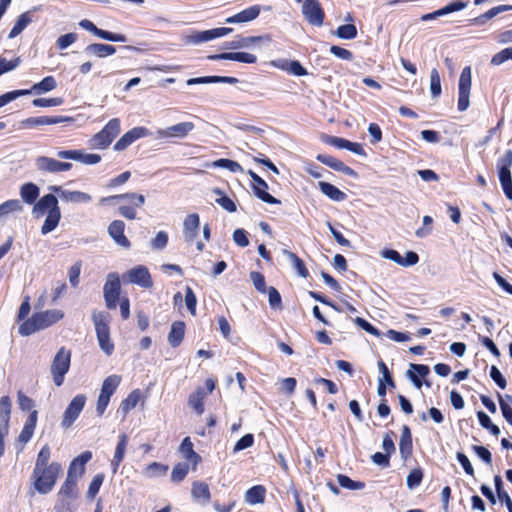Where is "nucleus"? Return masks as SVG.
<instances>
[{
  "label": "nucleus",
  "instance_id": "f257e3e1",
  "mask_svg": "<svg viewBox=\"0 0 512 512\" xmlns=\"http://www.w3.org/2000/svg\"><path fill=\"white\" fill-rule=\"evenodd\" d=\"M51 449L45 444L37 454L31 480L35 491L39 494L50 493L58 478L61 476L62 465L56 461H50Z\"/></svg>",
  "mask_w": 512,
  "mask_h": 512
},
{
  "label": "nucleus",
  "instance_id": "f03ea898",
  "mask_svg": "<svg viewBox=\"0 0 512 512\" xmlns=\"http://www.w3.org/2000/svg\"><path fill=\"white\" fill-rule=\"evenodd\" d=\"M57 197L52 194H46L41 197L34 205L32 214L35 218H41L46 215L41 227V234L46 235L55 230L61 220V210Z\"/></svg>",
  "mask_w": 512,
  "mask_h": 512
},
{
  "label": "nucleus",
  "instance_id": "7ed1b4c3",
  "mask_svg": "<svg viewBox=\"0 0 512 512\" xmlns=\"http://www.w3.org/2000/svg\"><path fill=\"white\" fill-rule=\"evenodd\" d=\"M63 316L64 313L58 309L35 313L19 326V333L22 336H29L58 322Z\"/></svg>",
  "mask_w": 512,
  "mask_h": 512
},
{
  "label": "nucleus",
  "instance_id": "20e7f679",
  "mask_svg": "<svg viewBox=\"0 0 512 512\" xmlns=\"http://www.w3.org/2000/svg\"><path fill=\"white\" fill-rule=\"evenodd\" d=\"M113 200H123L127 202V204L121 205L119 207V211L123 217L130 220L135 219L137 216L136 207H142L143 204L145 203V197L142 194L125 193L120 195L103 197L100 199V204L104 205Z\"/></svg>",
  "mask_w": 512,
  "mask_h": 512
},
{
  "label": "nucleus",
  "instance_id": "39448f33",
  "mask_svg": "<svg viewBox=\"0 0 512 512\" xmlns=\"http://www.w3.org/2000/svg\"><path fill=\"white\" fill-rule=\"evenodd\" d=\"M92 319L95 325L99 347L106 355L109 356L114 351V344L110 339L108 315L102 311L94 312Z\"/></svg>",
  "mask_w": 512,
  "mask_h": 512
},
{
  "label": "nucleus",
  "instance_id": "423d86ee",
  "mask_svg": "<svg viewBox=\"0 0 512 512\" xmlns=\"http://www.w3.org/2000/svg\"><path fill=\"white\" fill-rule=\"evenodd\" d=\"M70 362L71 351L65 347H61L55 354L50 367L52 379L56 386L59 387L63 384L65 375L70 368Z\"/></svg>",
  "mask_w": 512,
  "mask_h": 512
},
{
  "label": "nucleus",
  "instance_id": "0eeeda50",
  "mask_svg": "<svg viewBox=\"0 0 512 512\" xmlns=\"http://www.w3.org/2000/svg\"><path fill=\"white\" fill-rule=\"evenodd\" d=\"M120 129V120L118 118L111 119L100 132L91 138V147L97 149L107 148L120 133Z\"/></svg>",
  "mask_w": 512,
  "mask_h": 512
},
{
  "label": "nucleus",
  "instance_id": "6e6552de",
  "mask_svg": "<svg viewBox=\"0 0 512 512\" xmlns=\"http://www.w3.org/2000/svg\"><path fill=\"white\" fill-rule=\"evenodd\" d=\"M122 279L124 283L136 284L142 288H151L153 286V280L147 269L143 265H137L127 270L123 275Z\"/></svg>",
  "mask_w": 512,
  "mask_h": 512
},
{
  "label": "nucleus",
  "instance_id": "1a4fd4ad",
  "mask_svg": "<svg viewBox=\"0 0 512 512\" xmlns=\"http://www.w3.org/2000/svg\"><path fill=\"white\" fill-rule=\"evenodd\" d=\"M86 401L87 398L84 394H78L70 401L62 416L61 426L63 428L67 429L73 425L83 411Z\"/></svg>",
  "mask_w": 512,
  "mask_h": 512
},
{
  "label": "nucleus",
  "instance_id": "9d476101",
  "mask_svg": "<svg viewBox=\"0 0 512 512\" xmlns=\"http://www.w3.org/2000/svg\"><path fill=\"white\" fill-rule=\"evenodd\" d=\"M121 290L119 275L115 272L107 275L106 283L103 288L106 306L109 309H115L119 300Z\"/></svg>",
  "mask_w": 512,
  "mask_h": 512
},
{
  "label": "nucleus",
  "instance_id": "9b49d317",
  "mask_svg": "<svg viewBox=\"0 0 512 512\" xmlns=\"http://www.w3.org/2000/svg\"><path fill=\"white\" fill-rule=\"evenodd\" d=\"M304 19L313 26L321 27L325 14L318 0H304L301 8Z\"/></svg>",
  "mask_w": 512,
  "mask_h": 512
},
{
  "label": "nucleus",
  "instance_id": "f8f14e48",
  "mask_svg": "<svg viewBox=\"0 0 512 512\" xmlns=\"http://www.w3.org/2000/svg\"><path fill=\"white\" fill-rule=\"evenodd\" d=\"M471 91V68L469 66L463 68L458 83V110L465 111L470 105Z\"/></svg>",
  "mask_w": 512,
  "mask_h": 512
},
{
  "label": "nucleus",
  "instance_id": "ddd939ff",
  "mask_svg": "<svg viewBox=\"0 0 512 512\" xmlns=\"http://www.w3.org/2000/svg\"><path fill=\"white\" fill-rule=\"evenodd\" d=\"M35 167L42 173H61L72 169L70 162H61L55 158L48 156H38L35 159Z\"/></svg>",
  "mask_w": 512,
  "mask_h": 512
},
{
  "label": "nucleus",
  "instance_id": "4468645a",
  "mask_svg": "<svg viewBox=\"0 0 512 512\" xmlns=\"http://www.w3.org/2000/svg\"><path fill=\"white\" fill-rule=\"evenodd\" d=\"M233 31L232 28L221 27L206 31H194L185 37V42L188 44H200L208 42L210 40L220 38L230 34Z\"/></svg>",
  "mask_w": 512,
  "mask_h": 512
},
{
  "label": "nucleus",
  "instance_id": "2eb2a0df",
  "mask_svg": "<svg viewBox=\"0 0 512 512\" xmlns=\"http://www.w3.org/2000/svg\"><path fill=\"white\" fill-rule=\"evenodd\" d=\"M194 127L195 126L192 122H181L164 129L157 130L156 135L158 139H182L193 131Z\"/></svg>",
  "mask_w": 512,
  "mask_h": 512
},
{
  "label": "nucleus",
  "instance_id": "dca6fc26",
  "mask_svg": "<svg viewBox=\"0 0 512 512\" xmlns=\"http://www.w3.org/2000/svg\"><path fill=\"white\" fill-rule=\"evenodd\" d=\"M51 192L56 193L63 201L71 203H89L92 201V196L88 193L78 190H66L62 186L52 185L48 188Z\"/></svg>",
  "mask_w": 512,
  "mask_h": 512
},
{
  "label": "nucleus",
  "instance_id": "f3484780",
  "mask_svg": "<svg viewBox=\"0 0 512 512\" xmlns=\"http://www.w3.org/2000/svg\"><path fill=\"white\" fill-rule=\"evenodd\" d=\"M60 159L79 161L86 165L97 164L101 161V156L94 153H85L83 150H61L56 153Z\"/></svg>",
  "mask_w": 512,
  "mask_h": 512
},
{
  "label": "nucleus",
  "instance_id": "a211bd4d",
  "mask_svg": "<svg viewBox=\"0 0 512 512\" xmlns=\"http://www.w3.org/2000/svg\"><path fill=\"white\" fill-rule=\"evenodd\" d=\"M73 118L66 116H39L30 117L20 122V127L23 129H32L43 125H54L62 122H72Z\"/></svg>",
  "mask_w": 512,
  "mask_h": 512
},
{
  "label": "nucleus",
  "instance_id": "6ab92c4d",
  "mask_svg": "<svg viewBox=\"0 0 512 512\" xmlns=\"http://www.w3.org/2000/svg\"><path fill=\"white\" fill-rule=\"evenodd\" d=\"M79 25L83 29L91 32L93 35H95L103 40L112 41V42H122V43L127 41V38L125 35L118 34V33H112V32L106 31V30L99 29L92 21H90L88 19L81 20L79 22Z\"/></svg>",
  "mask_w": 512,
  "mask_h": 512
},
{
  "label": "nucleus",
  "instance_id": "aec40b11",
  "mask_svg": "<svg viewBox=\"0 0 512 512\" xmlns=\"http://www.w3.org/2000/svg\"><path fill=\"white\" fill-rule=\"evenodd\" d=\"M150 134V131L145 127H134L121 136V138L115 143L114 150L123 151L136 140L147 137Z\"/></svg>",
  "mask_w": 512,
  "mask_h": 512
},
{
  "label": "nucleus",
  "instance_id": "412c9836",
  "mask_svg": "<svg viewBox=\"0 0 512 512\" xmlns=\"http://www.w3.org/2000/svg\"><path fill=\"white\" fill-rule=\"evenodd\" d=\"M249 175L253 181V191L259 199L268 204H280L278 199L266 192L268 185L260 176L252 170L249 171Z\"/></svg>",
  "mask_w": 512,
  "mask_h": 512
},
{
  "label": "nucleus",
  "instance_id": "4be33fe9",
  "mask_svg": "<svg viewBox=\"0 0 512 512\" xmlns=\"http://www.w3.org/2000/svg\"><path fill=\"white\" fill-rule=\"evenodd\" d=\"M92 459V452L85 451L74 458L68 468L67 476L70 478H80L85 472V465Z\"/></svg>",
  "mask_w": 512,
  "mask_h": 512
},
{
  "label": "nucleus",
  "instance_id": "5701e85b",
  "mask_svg": "<svg viewBox=\"0 0 512 512\" xmlns=\"http://www.w3.org/2000/svg\"><path fill=\"white\" fill-rule=\"evenodd\" d=\"M191 497L201 506L207 505L211 500L209 485L203 481H194L191 485Z\"/></svg>",
  "mask_w": 512,
  "mask_h": 512
},
{
  "label": "nucleus",
  "instance_id": "b1692460",
  "mask_svg": "<svg viewBox=\"0 0 512 512\" xmlns=\"http://www.w3.org/2000/svg\"><path fill=\"white\" fill-rule=\"evenodd\" d=\"M200 226L199 215L196 213L186 216L183 222V236L184 239L191 243L198 234Z\"/></svg>",
  "mask_w": 512,
  "mask_h": 512
},
{
  "label": "nucleus",
  "instance_id": "393cba45",
  "mask_svg": "<svg viewBox=\"0 0 512 512\" xmlns=\"http://www.w3.org/2000/svg\"><path fill=\"white\" fill-rule=\"evenodd\" d=\"M210 60H232L242 63L252 64L257 61V57L254 54L248 52H225L216 55L208 56Z\"/></svg>",
  "mask_w": 512,
  "mask_h": 512
},
{
  "label": "nucleus",
  "instance_id": "a878e982",
  "mask_svg": "<svg viewBox=\"0 0 512 512\" xmlns=\"http://www.w3.org/2000/svg\"><path fill=\"white\" fill-rule=\"evenodd\" d=\"M125 224L121 220L113 221L108 227V233L113 240L124 248L130 247V241L124 235Z\"/></svg>",
  "mask_w": 512,
  "mask_h": 512
},
{
  "label": "nucleus",
  "instance_id": "bb28decb",
  "mask_svg": "<svg viewBox=\"0 0 512 512\" xmlns=\"http://www.w3.org/2000/svg\"><path fill=\"white\" fill-rule=\"evenodd\" d=\"M128 445V436L126 434H121L118 438V443L115 448L114 456L110 461V466L112 468L113 474H115L118 470L119 465L123 461Z\"/></svg>",
  "mask_w": 512,
  "mask_h": 512
},
{
  "label": "nucleus",
  "instance_id": "cd10ccee",
  "mask_svg": "<svg viewBox=\"0 0 512 512\" xmlns=\"http://www.w3.org/2000/svg\"><path fill=\"white\" fill-rule=\"evenodd\" d=\"M316 159L318 161H320L321 163L327 165L328 167H330L336 171L344 173L345 175L353 176V177H355L357 175L356 172L352 168L348 167L342 161H340L332 156L319 154V155H317Z\"/></svg>",
  "mask_w": 512,
  "mask_h": 512
},
{
  "label": "nucleus",
  "instance_id": "c85d7f7f",
  "mask_svg": "<svg viewBox=\"0 0 512 512\" xmlns=\"http://www.w3.org/2000/svg\"><path fill=\"white\" fill-rule=\"evenodd\" d=\"M271 41L269 36H249V37H241L238 36L231 42L226 44V48L228 49H239V48H247L253 44H258L262 42L269 43Z\"/></svg>",
  "mask_w": 512,
  "mask_h": 512
},
{
  "label": "nucleus",
  "instance_id": "c756f323",
  "mask_svg": "<svg viewBox=\"0 0 512 512\" xmlns=\"http://www.w3.org/2000/svg\"><path fill=\"white\" fill-rule=\"evenodd\" d=\"M260 13V6H251L225 20L227 24L246 23L256 19Z\"/></svg>",
  "mask_w": 512,
  "mask_h": 512
},
{
  "label": "nucleus",
  "instance_id": "7c9ffc66",
  "mask_svg": "<svg viewBox=\"0 0 512 512\" xmlns=\"http://www.w3.org/2000/svg\"><path fill=\"white\" fill-rule=\"evenodd\" d=\"M412 435L411 430L407 425H404L401 430V437L399 441V451L401 457L406 460L412 453Z\"/></svg>",
  "mask_w": 512,
  "mask_h": 512
},
{
  "label": "nucleus",
  "instance_id": "2f4dec72",
  "mask_svg": "<svg viewBox=\"0 0 512 512\" xmlns=\"http://www.w3.org/2000/svg\"><path fill=\"white\" fill-rule=\"evenodd\" d=\"M328 143L338 149H347L357 155L365 156V151L358 143L348 141L340 137H330Z\"/></svg>",
  "mask_w": 512,
  "mask_h": 512
},
{
  "label": "nucleus",
  "instance_id": "473e14b6",
  "mask_svg": "<svg viewBox=\"0 0 512 512\" xmlns=\"http://www.w3.org/2000/svg\"><path fill=\"white\" fill-rule=\"evenodd\" d=\"M37 423V411H32L28 416L25 425L18 436V441L22 444H27L33 436Z\"/></svg>",
  "mask_w": 512,
  "mask_h": 512
},
{
  "label": "nucleus",
  "instance_id": "72a5a7b5",
  "mask_svg": "<svg viewBox=\"0 0 512 512\" xmlns=\"http://www.w3.org/2000/svg\"><path fill=\"white\" fill-rule=\"evenodd\" d=\"M77 480L78 479L76 478L66 476V479L58 492V499H75L78 494Z\"/></svg>",
  "mask_w": 512,
  "mask_h": 512
},
{
  "label": "nucleus",
  "instance_id": "f704fd0d",
  "mask_svg": "<svg viewBox=\"0 0 512 512\" xmlns=\"http://www.w3.org/2000/svg\"><path fill=\"white\" fill-rule=\"evenodd\" d=\"M238 79L235 77L229 76H205L198 78H190L187 80V85H195V84H210V83H227V84H236L238 83Z\"/></svg>",
  "mask_w": 512,
  "mask_h": 512
},
{
  "label": "nucleus",
  "instance_id": "c9c22d12",
  "mask_svg": "<svg viewBox=\"0 0 512 512\" xmlns=\"http://www.w3.org/2000/svg\"><path fill=\"white\" fill-rule=\"evenodd\" d=\"M85 52L99 58H104L115 54L116 48L113 45L103 43H92L86 46Z\"/></svg>",
  "mask_w": 512,
  "mask_h": 512
},
{
  "label": "nucleus",
  "instance_id": "e433bc0d",
  "mask_svg": "<svg viewBox=\"0 0 512 512\" xmlns=\"http://www.w3.org/2000/svg\"><path fill=\"white\" fill-rule=\"evenodd\" d=\"M141 391L139 389L133 390L120 404L119 412L122 413L123 418L134 409L141 399Z\"/></svg>",
  "mask_w": 512,
  "mask_h": 512
},
{
  "label": "nucleus",
  "instance_id": "4c0bfd02",
  "mask_svg": "<svg viewBox=\"0 0 512 512\" xmlns=\"http://www.w3.org/2000/svg\"><path fill=\"white\" fill-rule=\"evenodd\" d=\"M206 396L207 393L202 387H198L193 393L189 395L188 405L193 408L198 415H202L204 413L203 401Z\"/></svg>",
  "mask_w": 512,
  "mask_h": 512
},
{
  "label": "nucleus",
  "instance_id": "58836bf2",
  "mask_svg": "<svg viewBox=\"0 0 512 512\" xmlns=\"http://www.w3.org/2000/svg\"><path fill=\"white\" fill-rule=\"evenodd\" d=\"M467 5H468L467 2H453L435 12L425 14L424 16H422V20H424V21L431 20L436 17L444 16V15H447V14L455 12V11H460V10L466 8Z\"/></svg>",
  "mask_w": 512,
  "mask_h": 512
},
{
  "label": "nucleus",
  "instance_id": "ea45409f",
  "mask_svg": "<svg viewBox=\"0 0 512 512\" xmlns=\"http://www.w3.org/2000/svg\"><path fill=\"white\" fill-rule=\"evenodd\" d=\"M318 187L324 195H326L328 198H330L333 201L341 202V201H344L347 197L344 192H342L336 186H334L328 182L320 181L318 183Z\"/></svg>",
  "mask_w": 512,
  "mask_h": 512
},
{
  "label": "nucleus",
  "instance_id": "a19ab883",
  "mask_svg": "<svg viewBox=\"0 0 512 512\" xmlns=\"http://www.w3.org/2000/svg\"><path fill=\"white\" fill-rule=\"evenodd\" d=\"M180 451L183 454V457L193 464V468L195 469L198 462L201 460V457L193 450V443L189 437H185L182 440Z\"/></svg>",
  "mask_w": 512,
  "mask_h": 512
},
{
  "label": "nucleus",
  "instance_id": "79ce46f5",
  "mask_svg": "<svg viewBox=\"0 0 512 512\" xmlns=\"http://www.w3.org/2000/svg\"><path fill=\"white\" fill-rule=\"evenodd\" d=\"M40 189L34 183H25L20 187V196L22 200L27 204L35 203L36 199L39 197Z\"/></svg>",
  "mask_w": 512,
  "mask_h": 512
},
{
  "label": "nucleus",
  "instance_id": "37998d69",
  "mask_svg": "<svg viewBox=\"0 0 512 512\" xmlns=\"http://www.w3.org/2000/svg\"><path fill=\"white\" fill-rule=\"evenodd\" d=\"M266 489L262 485H256L245 493V501L250 505L261 504L265 500Z\"/></svg>",
  "mask_w": 512,
  "mask_h": 512
},
{
  "label": "nucleus",
  "instance_id": "c03bdc74",
  "mask_svg": "<svg viewBox=\"0 0 512 512\" xmlns=\"http://www.w3.org/2000/svg\"><path fill=\"white\" fill-rule=\"evenodd\" d=\"M57 87V82L53 76H46L40 82L35 83L31 89H26L30 91V94H42L47 93L54 90Z\"/></svg>",
  "mask_w": 512,
  "mask_h": 512
},
{
  "label": "nucleus",
  "instance_id": "a18cd8bd",
  "mask_svg": "<svg viewBox=\"0 0 512 512\" xmlns=\"http://www.w3.org/2000/svg\"><path fill=\"white\" fill-rule=\"evenodd\" d=\"M185 325L181 321L174 322L171 326L170 333L168 335L169 344L172 347H177L184 337Z\"/></svg>",
  "mask_w": 512,
  "mask_h": 512
},
{
  "label": "nucleus",
  "instance_id": "49530a36",
  "mask_svg": "<svg viewBox=\"0 0 512 512\" xmlns=\"http://www.w3.org/2000/svg\"><path fill=\"white\" fill-rule=\"evenodd\" d=\"M23 206L18 199H10L0 204V221L7 218L10 214L21 212Z\"/></svg>",
  "mask_w": 512,
  "mask_h": 512
},
{
  "label": "nucleus",
  "instance_id": "de8ad7c7",
  "mask_svg": "<svg viewBox=\"0 0 512 512\" xmlns=\"http://www.w3.org/2000/svg\"><path fill=\"white\" fill-rule=\"evenodd\" d=\"M11 414V399L9 396L0 398V426L9 429V420Z\"/></svg>",
  "mask_w": 512,
  "mask_h": 512
},
{
  "label": "nucleus",
  "instance_id": "09e8293b",
  "mask_svg": "<svg viewBox=\"0 0 512 512\" xmlns=\"http://www.w3.org/2000/svg\"><path fill=\"white\" fill-rule=\"evenodd\" d=\"M121 382L119 375L113 374L108 376L102 383L100 393L111 398Z\"/></svg>",
  "mask_w": 512,
  "mask_h": 512
},
{
  "label": "nucleus",
  "instance_id": "8fccbe9b",
  "mask_svg": "<svg viewBox=\"0 0 512 512\" xmlns=\"http://www.w3.org/2000/svg\"><path fill=\"white\" fill-rule=\"evenodd\" d=\"M168 466L159 462H152L143 469V475L146 478H156L166 475Z\"/></svg>",
  "mask_w": 512,
  "mask_h": 512
},
{
  "label": "nucleus",
  "instance_id": "3c124183",
  "mask_svg": "<svg viewBox=\"0 0 512 512\" xmlns=\"http://www.w3.org/2000/svg\"><path fill=\"white\" fill-rule=\"evenodd\" d=\"M282 254L284 256H286L291 261L293 267L295 268V270L298 272V274L301 277H303V278L308 277L309 272L306 269L304 262L295 253L284 249V250H282Z\"/></svg>",
  "mask_w": 512,
  "mask_h": 512
},
{
  "label": "nucleus",
  "instance_id": "603ef678",
  "mask_svg": "<svg viewBox=\"0 0 512 512\" xmlns=\"http://www.w3.org/2000/svg\"><path fill=\"white\" fill-rule=\"evenodd\" d=\"M31 22V17L28 12L22 13L16 20L13 28L9 32L10 39L17 37Z\"/></svg>",
  "mask_w": 512,
  "mask_h": 512
},
{
  "label": "nucleus",
  "instance_id": "864d4df0",
  "mask_svg": "<svg viewBox=\"0 0 512 512\" xmlns=\"http://www.w3.org/2000/svg\"><path fill=\"white\" fill-rule=\"evenodd\" d=\"M213 193L218 196L215 200L216 203L219 204L223 209L230 213H233L237 210L235 202L231 198L227 197L221 189L214 188Z\"/></svg>",
  "mask_w": 512,
  "mask_h": 512
},
{
  "label": "nucleus",
  "instance_id": "5fc2aeb1",
  "mask_svg": "<svg viewBox=\"0 0 512 512\" xmlns=\"http://www.w3.org/2000/svg\"><path fill=\"white\" fill-rule=\"evenodd\" d=\"M212 166L225 168L233 173L243 172L242 166L238 162L230 159H218L213 162Z\"/></svg>",
  "mask_w": 512,
  "mask_h": 512
},
{
  "label": "nucleus",
  "instance_id": "6e6d98bb",
  "mask_svg": "<svg viewBox=\"0 0 512 512\" xmlns=\"http://www.w3.org/2000/svg\"><path fill=\"white\" fill-rule=\"evenodd\" d=\"M188 471H189V466L187 463L176 464L173 467L172 472H171V480L176 483L181 482L182 480H184V478L188 474Z\"/></svg>",
  "mask_w": 512,
  "mask_h": 512
},
{
  "label": "nucleus",
  "instance_id": "4d7b16f0",
  "mask_svg": "<svg viewBox=\"0 0 512 512\" xmlns=\"http://www.w3.org/2000/svg\"><path fill=\"white\" fill-rule=\"evenodd\" d=\"M337 480L339 485L346 489L361 490L365 487V484L363 482L354 481L346 475L339 474L337 476Z\"/></svg>",
  "mask_w": 512,
  "mask_h": 512
},
{
  "label": "nucleus",
  "instance_id": "13d9d810",
  "mask_svg": "<svg viewBox=\"0 0 512 512\" xmlns=\"http://www.w3.org/2000/svg\"><path fill=\"white\" fill-rule=\"evenodd\" d=\"M508 60H512V46L507 47L494 54L491 58V65L499 66Z\"/></svg>",
  "mask_w": 512,
  "mask_h": 512
},
{
  "label": "nucleus",
  "instance_id": "bf43d9fd",
  "mask_svg": "<svg viewBox=\"0 0 512 512\" xmlns=\"http://www.w3.org/2000/svg\"><path fill=\"white\" fill-rule=\"evenodd\" d=\"M336 35L341 39H353L357 36V28L353 24H344L337 28Z\"/></svg>",
  "mask_w": 512,
  "mask_h": 512
},
{
  "label": "nucleus",
  "instance_id": "052dcab7",
  "mask_svg": "<svg viewBox=\"0 0 512 512\" xmlns=\"http://www.w3.org/2000/svg\"><path fill=\"white\" fill-rule=\"evenodd\" d=\"M430 90L433 97H438L441 94V80L436 68L430 72Z\"/></svg>",
  "mask_w": 512,
  "mask_h": 512
},
{
  "label": "nucleus",
  "instance_id": "680f3d73",
  "mask_svg": "<svg viewBox=\"0 0 512 512\" xmlns=\"http://www.w3.org/2000/svg\"><path fill=\"white\" fill-rule=\"evenodd\" d=\"M103 481H104V475L102 473L96 474L93 477V479L89 485V488L87 491V497L93 499L99 492V489H100Z\"/></svg>",
  "mask_w": 512,
  "mask_h": 512
},
{
  "label": "nucleus",
  "instance_id": "e2e57ef3",
  "mask_svg": "<svg viewBox=\"0 0 512 512\" xmlns=\"http://www.w3.org/2000/svg\"><path fill=\"white\" fill-rule=\"evenodd\" d=\"M20 63L21 59L19 57H16L9 61L3 57H0V75L16 69L20 65Z\"/></svg>",
  "mask_w": 512,
  "mask_h": 512
},
{
  "label": "nucleus",
  "instance_id": "0e129e2a",
  "mask_svg": "<svg viewBox=\"0 0 512 512\" xmlns=\"http://www.w3.org/2000/svg\"><path fill=\"white\" fill-rule=\"evenodd\" d=\"M423 478V472L421 469H413L407 476V486L413 489L420 485Z\"/></svg>",
  "mask_w": 512,
  "mask_h": 512
},
{
  "label": "nucleus",
  "instance_id": "69168bd1",
  "mask_svg": "<svg viewBox=\"0 0 512 512\" xmlns=\"http://www.w3.org/2000/svg\"><path fill=\"white\" fill-rule=\"evenodd\" d=\"M78 39V35L76 33H67L65 35L60 36L56 44L60 49H66L73 43H75Z\"/></svg>",
  "mask_w": 512,
  "mask_h": 512
},
{
  "label": "nucleus",
  "instance_id": "338daca9",
  "mask_svg": "<svg viewBox=\"0 0 512 512\" xmlns=\"http://www.w3.org/2000/svg\"><path fill=\"white\" fill-rule=\"evenodd\" d=\"M168 243V235L164 231H160L151 241V246L155 250H161L166 247Z\"/></svg>",
  "mask_w": 512,
  "mask_h": 512
},
{
  "label": "nucleus",
  "instance_id": "774afa93",
  "mask_svg": "<svg viewBox=\"0 0 512 512\" xmlns=\"http://www.w3.org/2000/svg\"><path fill=\"white\" fill-rule=\"evenodd\" d=\"M498 400L503 417L510 425H512V407L503 399L501 394H498Z\"/></svg>",
  "mask_w": 512,
  "mask_h": 512
}]
</instances>
